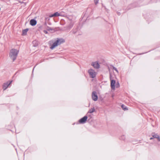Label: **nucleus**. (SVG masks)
Segmentation results:
<instances>
[{
  "mask_svg": "<svg viewBox=\"0 0 160 160\" xmlns=\"http://www.w3.org/2000/svg\"><path fill=\"white\" fill-rule=\"evenodd\" d=\"M18 52L19 50L14 49H12L10 50L9 56L13 61L16 59Z\"/></svg>",
  "mask_w": 160,
  "mask_h": 160,
  "instance_id": "obj_1",
  "label": "nucleus"
},
{
  "mask_svg": "<svg viewBox=\"0 0 160 160\" xmlns=\"http://www.w3.org/2000/svg\"><path fill=\"white\" fill-rule=\"evenodd\" d=\"M64 42V40L63 39H58L57 40L51 45L50 48L51 49H53L58 45L61 44Z\"/></svg>",
  "mask_w": 160,
  "mask_h": 160,
  "instance_id": "obj_2",
  "label": "nucleus"
},
{
  "mask_svg": "<svg viewBox=\"0 0 160 160\" xmlns=\"http://www.w3.org/2000/svg\"><path fill=\"white\" fill-rule=\"evenodd\" d=\"M115 81L113 80L110 79V86L111 89L114 90H115V87L116 88H118L120 87V84L118 82L116 84Z\"/></svg>",
  "mask_w": 160,
  "mask_h": 160,
  "instance_id": "obj_3",
  "label": "nucleus"
},
{
  "mask_svg": "<svg viewBox=\"0 0 160 160\" xmlns=\"http://www.w3.org/2000/svg\"><path fill=\"white\" fill-rule=\"evenodd\" d=\"M88 72L90 76V77L92 78H94L97 74V73L94 70L92 69H90L88 71Z\"/></svg>",
  "mask_w": 160,
  "mask_h": 160,
  "instance_id": "obj_4",
  "label": "nucleus"
},
{
  "mask_svg": "<svg viewBox=\"0 0 160 160\" xmlns=\"http://www.w3.org/2000/svg\"><path fill=\"white\" fill-rule=\"evenodd\" d=\"M12 81L9 82H7L6 83H4L2 86V88L3 90H6L8 87V86L11 84Z\"/></svg>",
  "mask_w": 160,
  "mask_h": 160,
  "instance_id": "obj_5",
  "label": "nucleus"
},
{
  "mask_svg": "<svg viewBox=\"0 0 160 160\" xmlns=\"http://www.w3.org/2000/svg\"><path fill=\"white\" fill-rule=\"evenodd\" d=\"M88 117L87 116H85L83 118H81L79 121V122L80 123H85L87 120Z\"/></svg>",
  "mask_w": 160,
  "mask_h": 160,
  "instance_id": "obj_6",
  "label": "nucleus"
},
{
  "mask_svg": "<svg viewBox=\"0 0 160 160\" xmlns=\"http://www.w3.org/2000/svg\"><path fill=\"white\" fill-rule=\"evenodd\" d=\"M92 98L94 101H96L98 99V96L95 92H93L92 93Z\"/></svg>",
  "mask_w": 160,
  "mask_h": 160,
  "instance_id": "obj_7",
  "label": "nucleus"
},
{
  "mask_svg": "<svg viewBox=\"0 0 160 160\" xmlns=\"http://www.w3.org/2000/svg\"><path fill=\"white\" fill-rule=\"evenodd\" d=\"M92 65L93 66L94 68H99V65L98 62H92Z\"/></svg>",
  "mask_w": 160,
  "mask_h": 160,
  "instance_id": "obj_8",
  "label": "nucleus"
},
{
  "mask_svg": "<svg viewBox=\"0 0 160 160\" xmlns=\"http://www.w3.org/2000/svg\"><path fill=\"white\" fill-rule=\"evenodd\" d=\"M30 24L32 26H35L37 24V21L34 19H31L30 22Z\"/></svg>",
  "mask_w": 160,
  "mask_h": 160,
  "instance_id": "obj_9",
  "label": "nucleus"
},
{
  "mask_svg": "<svg viewBox=\"0 0 160 160\" xmlns=\"http://www.w3.org/2000/svg\"><path fill=\"white\" fill-rule=\"evenodd\" d=\"M121 107L122 109L124 111L128 110V108H127L123 104L122 105Z\"/></svg>",
  "mask_w": 160,
  "mask_h": 160,
  "instance_id": "obj_10",
  "label": "nucleus"
},
{
  "mask_svg": "<svg viewBox=\"0 0 160 160\" xmlns=\"http://www.w3.org/2000/svg\"><path fill=\"white\" fill-rule=\"evenodd\" d=\"M153 137L154 138H157L158 141H160V137L158 135L156 134L153 135Z\"/></svg>",
  "mask_w": 160,
  "mask_h": 160,
  "instance_id": "obj_11",
  "label": "nucleus"
},
{
  "mask_svg": "<svg viewBox=\"0 0 160 160\" xmlns=\"http://www.w3.org/2000/svg\"><path fill=\"white\" fill-rule=\"evenodd\" d=\"M28 29H24L22 31V34L23 35H25L26 34L27 32H28Z\"/></svg>",
  "mask_w": 160,
  "mask_h": 160,
  "instance_id": "obj_12",
  "label": "nucleus"
},
{
  "mask_svg": "<svg viewBox=\"0 0 160 160\" xmlns=\"http://www.w3.org/2000/svg\"><path fill=\"white\" fill-rule=\"evenodd\" d=\"M94 111H95V109H94V108H92V109H90L89 111L88 112L90 113H92L94 112Z\"/></svg>",
  "mask_w": 160,
  "mask_h": 160,
  "instance_id": "obj_13",
  "label": "nucleus"
},
{
  "mask_svg": "<svg viewBox=\"0 0 160 160\" xmlns=\"http://www.w3.org/2000/svg\"><path fill=\"white\" fill-rule=\"evenodd\" d=\"M54 16H60V14L58 12H56L54 14Z\"/></svg>",
  "mask_w": 160,
  "mask_h": 160,
  "instance_id": "obj_14",
  "label": "nucleus"
},
{
  "mask_svg": "<svg viewBox=\"0 0 160 160\" xmlns=\"http://www.w3.org/2000/svg\"><path fill=\"white\" fill-rule=\"evenodd\" d=\"M98 0H95L94 2L96 4H97L98 3Z\"/></svg>",
  "mask_w": 160,
  "mask_h": 160,
  "instance_id": "obj_15",
  "label": "nucleus"
},
{
  "mask_svg": "<svg viewBox=\"0 0 160 160\" xmlns=\"http://www.w3.org/2000/svg\"><path fill=\"white\" fill-rule=\"evenodd\" d=\"M55 17L54 14H52L49 16V17Z\"/></svg>",
  "mask_w": 160,
  "mask_h": 160,
  "instance_id": "obj_16",
  "label": "nucleus"
},
{
  "mask_svg": "<svg viewBox=\"0 0 160 160\" xmlns=\"http://www.w3.org/2000/svg\"><path fill=\"white\" fill-rule=\"evenodd\" d=\"M113 69L115 70L117 72H118V71L117 70V69L116 68H113Z\"/></svg>",
  "mask_w": 160,
  "mask_h": 160,
  "instance_id": "obj_17",
  "label": "nucleus"
},
{
  "mask_svg": "<svg viewBox=\"0 0 160 160\" xmlns=\"http://www.w3.org/2000/svg\"><path fill=\"white\" fill-rule=\"evenodd\" d=\"M43 32L45 34H47L48 33L47 32L46 30H44Z\"/></svg>",
  "mask_w": 160,
  "mask_h": 160,
  "instance_id": "obj_18",
  "label": "nucleus"
},
{
  "mask_svg": "<svg viewBox=\"0 0 160 160\" xmlns=\"http://www.w3.org/2000/svg\"><path fill=\"white\" fill-rule=\"evenodd\" d=\"M152 139V138H150V139Z\"/></svg>",
  "mask_w": 160,
  "mask_h": 160,
  "instance_id": "obj_19",
  "label": "nucleus"
},
{
  "mask_svg": "<svg viewBox=\"0 0 160 160\" xmlns=\"http://www.w3.org/2000/svg\"><path fill=\"white\" fill-rule=\"evenodd\" d=\"M48 30H52V29H48Z\"/></svg>",
  "mask_w": 160,
  "mask_h": 160,
  "instance_id": "obj_20",
  "label": "nucleus"
}]
</instances>
